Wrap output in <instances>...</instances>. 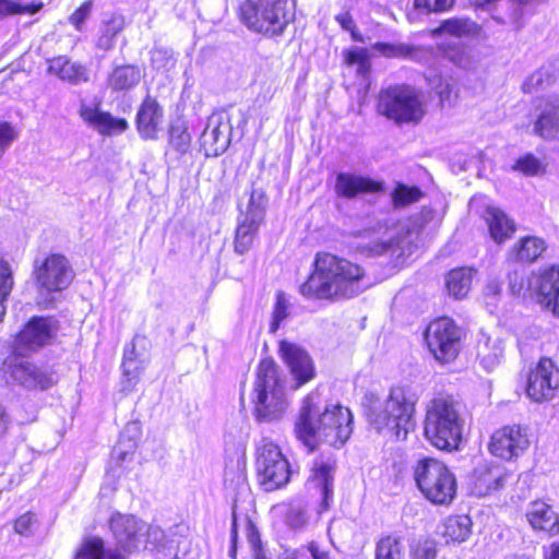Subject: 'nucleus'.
I'll return each instance as SVG.
<instances>
[{
    "instance_id": "393cba45",
    "label": "nucleus",
    "mask_w": 559,
    "mask_h": 559,
    "mask_svg": "<svg viewBox=\"0 0 559 559\" xmlns=\"http://www.w3.org/2000/svg\"><path fill=\"white\" fill-rule=\"evenodd\" d=\"M530 135L543 139H554L559 134V97L549 96L537 119L535 120Z\"/></svg>"
},
{
    "instance_id": "4d7b16f0",
    "label": "nucleus",
    "mask_w": 559,
    "mask_h": 559,
    "mask_svg": "<svg viewBox=\"0 0 559 559\" xmlns=\"http://www.w3.org/2000/svg\"><path fill=\"white\" fill-rule=\"evenodd\" d=\"M230 142H195L193 150L203 153L205 157H216L225 153Z\"/></svg>"
},
{
    "instance_id": "f3484780",
    "label": "nucleus",
    "mask_w": 559,
    "mask_h": 559,
    "mask_svg": "<svg viewBox=\"0 0 559 559\" xmlns=\"http://www.w3.org/2000/svg\"><path fill=\"white\" fill-rule=\"evenodd\" d=\"M335 471L336 459L332 451L321 453L312 462L308 485L319 490L323 509L329 508L333 498Z\"/></svg>"
},
{
    "instance_id": "412c9836",
    "label": "nucleus",
    "mask_w": 559,
    "mask_h": 559,
    "mask_svg": "<svg viewBox=\"0 0 559 559\" xmlns=\"http://www.w3.org/2000/svg\"><path fill=\"white\" fill-rule=\"evenodd\" d=\"M383 189L380 181L371 178L349 174L340 173L336 176L335 191L340 197L354 199L361 193H374Z\"/></svg>"
},
{
    "instance_id": "cd10ccee",
    "label": "nucleus",
    "mask_w": 559,
    "mask_h": 559,
    "mask_svg": "<svg viewBox=\"0 0 559 559\" xmlns=\"http://www.w3.org/2000/svg\"><path fill=\"white\" fill-rule=\"evenodd\" d=\"M48 62V72L70 84L76 85L90 80L87 68L80 62L71 61L67 56L55 57Z\"/></svg>"
},
{
    "instance_id": "4be33fe9",
    "label": "nucleus",
    "mask_w": 559,
    "mask_h": 559,
    "mask_svg": "<svg viewBox=\"0 0 559 559\" xmlns=\"http://www.w3.org/2000/svg\"><path fill=\"white\" fill-rule=\"evenodd\" d=\"M11 377L15 382L27 389L46 390L56 382L53 373H48L28 361L13 365Z\"/></svg>"
},
{
    "instance_id": "774afa93",
    "label": "nucleus",
    "mask_w": 559,
    "mask_h": 559,
    "mask_svg": "<svg viewBox=\"0 0 559 559\" xmlns=\"http://www.w3.org/2000/svg\"><path fill=\"white\" fill-rule=\"evenodd\" d=\"M336 21L345 31H353L356 28L355 21L348 12L336 15Z\"/></svg>"
},
{
    "instance_id": "ea45409f",
    "label": "nucleus",
    "mask_w": 559,
    "mask_h": 559,
    "mask_svg": "<svg viewBox=\"0 0 559 559\" xmlns=\"http://www.w3.org/2000/svg\"><path fill=\"white\" fill-rule=\"evenodd\" d=\"M472 284L471 269H456L449 272L447 287L451 295L460 299L467 295Z\"/></svg>"
},
{
    "instance_id": "864d4df0",
    "label": "nucleus",
    "mask_w": 559,
    "mask_h": 559,
    "mask_svg": "<svg viewBox=\"0 0 559 559\" xmlns=\"http://www.w3.org/2000/svg\"><path fill=\"white\" fill-rule=\"evenodd\" d=\"M412 559H436L437 546L431 539L418 540L411 550Z\"/></svg>"
},
{
    "instance_id": "052dcab7",
    "label": "nucleus",
    "mask_w": 559,
    "mask_h": 559,
    "mask_svg": "<svg viewBox=\"0 0 559 559\" xmlns=\"http://www.w3.org/2000/svg\"><path fill=\"white\" fill-rule=\"evenodd\" d=\"M454 0H415L416 8H424L428 12H442L452 8Z\"/></svg>"
},
{
    "instance_id": "58836bf2",
    "label": "nucleus",
    "mask_w": 559,
    "mask_h": 559,
    "mask_svg": "<svg viewBox=\"0 0 559 559\" xmlns=\"http://www.w3.org/2000/svg\"><path fill=\"white\" fill-rule=\"evenodd\" d=\"M374 559H404L402 538L392 534L381 536L376 543Z\"/></svg>"
},
{
    "instance_id": "bf43d9fd",
    "label": "nucleus",
    "mask_w": 559,
    "mask_h": 559,
    "mask_svg": "<svg viewBox=\"0 0 559 559\" xmlns=\"http://www.w3.org/2000/svg\"><path fill=\"white\" fill-rule=\"evenodd\" d=\"M143 369L142 361L140 359L131 360L123 359L122 361V370L123 376L127 378L128 385L123 388V390H131L134 381L139 378L141 370Z\"/></svg>"
},
{
    "instance_id": "473e14b6",
    "label": "nucleus",
    "mask_w": 559,
    "mask_h": 559,
    "mask_svg": "<svg viewBox=\"0 0 559 559\" xmlns=\"http://www.w3.org/2000/svg\"><path fill=\"white\" fill-rule=\"evenodd\" d=\"M503 350L502 341L499 338L486 337L484 342H479L477 357L483 368L486 371H492L499 366L503 358Z\"/></svg>"
},
{
    "instance_id": "6e6d98bb",
    "label": "nucleus",
    "mask_w": 559,
    "mask_h": 559,
    "mask_svg": "<svg viewBox=\"0 0 559 559\" xmlns=\"http://www.w3.org/2000/svg\"><path fill=\"white\" fill-rule=\"evenodd\" d=\"M37 518L35 513L26 512L14 522V531L22 536H31L35 532Z\"/></svg>"
},
{
    "instance_id": "9d476101",
    "label": "nucleus",
    "mask_w": 559,
    "mask_h": 559,
    "mask_svg": "<svg viewBox=\"0 0 559 559\" xmlns=\"http://www.w3.org/2000/svg\"><path fill=\"white\" fill-rule=\"evenodd\" d=\"M257 454L258 478L266 491L281 488L289 481L290 466L277 444L264 439Z\"/></svg>"
},
{
    "instance_id": "6e6552de",
    "label": "nucleus",
    "mask_w": 559,
    "mask_h": 559,
    "mask_svg": "<svg viewBox=\"0 0 559 559\" xmlns=\"http://www.w3.org/2000/svg\"><path fill=\"white\" fill-rule=\"evenodd\" d=\"M239 17L252 32L280 36L289 23L287 0H245L239 7Z\"/></svg>"
},
{
    "instance_id": "c03bdc74",
    "label": "nucleus",
    "mask_w": 559,
    "mask_h": 559,
    "mask_svg": "<svg viewBox=\"0 0 559 559\" xmlns=\"http://www.w3.org/2000/svg\"><path fill=\"white\" fill-rule=\"evenodd\" d=\"M14 286L13 273L9 262L0 260V322L7 312L5 301Z\"/></svg>"
},
{
    "instance_id": "39448f33",
    "label": "nucleus",
    "mask_w": 559,
    "mask_h": 559,
    "mask_svg": "<svg viewBox=\"0 0 559 559\" xmlns=\"http://www.w3.org/2000/svg\"><path fill=\"white\" fill-rule=\"evenodd\" d=\"M483 33L481 25L469 17L444 20L437 28L431 31L432 37H438L441 34L454 37L440 41L437 48L443 58L465 70L474 69L479 62V57L473 47L460 39H478Z\"/></svg>"
},
{
    "instance_id": "338daca9",
    "label": "nucleus",
    "mask_w": 559,
    "mask_h": 559,
    "mask_svg": "<svg viewBox=\"0 0 559 559\" xmlns=\"http://www.w3.org/2000/svg\"><path fill=\"white\" fill-rule=\"evenodd\" d=\"M19 132L14 126L7 121H0V140H14Z\"/></svg>"
},
{
    "instance_id": "5fc2aeb1",
    "label": "nucleus",
    "mask_w": 559,
    "mask_h": 559,
    "mask_svg": "<svg viewBox=\"0 0 559 559\" xmlns=\"http://www.w3.org/2000/svg\"><path fill=\"white\" fill-rule=\"evenodd\" d=\"M93 10V1L83 2L69 17L70 23L78 32L84 31L86 20L91 16Z\"/></svg>"
},
{
    "instance_id": "2eb2a0df",
    "label": "nucleus",
    "mask_w": 559,
    "mask_h": 559,
    "mask_svg": "<svg viewBox=\"0 0 559 559\" xmlns=\"http://www.w3.org/2000/svg\"><path fill=\"white\" fill-rule=\"evenodd\" d=\"M530 445L527 429L513 425L496 431L489 444L490 452L502 460L510 461L520 456Z\"/></svg>"
},
{
    "instance_id": "4c0bfd02",
    "label": "nucleus",
    "mask_w": 559,
    "mask_h": 559,
    "mask_svg": "<svg viewBox=\"0 0 559 559\" xmlns=\"http://www.w3.org/2000/svg\"><path fill=\"white\" fill-rule=\"evenodd\" d=\"M370 48L372 51L378 52L385 58L414 60L419 53V49L417 47L404 43L377 41L372 44Z\"/></svg>"
},
{
    "instance_id": "09e8293b",
    "label": "nucleus",
    "mask_w": 559,
    "mask_h": 559,
    "mask_svg": "<svg viewBox=\"0 0 559 559\" xmlns=\"http://www.w3.org/2000/svg\"><path fill=\"white\" fill-rule=\"evenodd\" d=\"M545 168L546 166L542 163V160H539L533 154H525L524 156H521L513 166V169L521 171L525 176H536L543 174Z\"/></svg>"
},
{
    "instance_id": "a878e982",
    "label": "nucleus",
    "mask_w": 559,
    "mask_h": 559,
    "mask_svg": "<svg viewBox=\"0 0 559 559\" xmlns=\"http://www.w3.org/2000/svg\"><path fill=\"white\" fill-rule=\"evenodd\" d=\"M473 492L486 497L503 487L506 474L498 465H479L474 471Z\"/></svg>"
},
{
    "instance_id": "a18cd8bd",
    "label": "nucleus",
    "mask_w": 559,
    "mask_h": 559,
    "mask_svg": "<svg viewBox=\"0 0 559 559\" xmlns=\"http://www.w3.org/2000/svg\"><path fill=\"white\" fill-rule=\"evenodd\" d=\"M43 2L23 4L15 0H0V16L16 14L34 15L43 9Z\"/></svg>"
},
{
    "instance_id": "72a5a7b5",
    "label": "nucleus",
    "mask_w": 559,
    "mask_h": 559,
    "mask_svg": "<svg viewBox=\"0 0 559 559\" xmlns=\"http://www.w3.org/2000/svg\"><path fill=\"white\" fill-rule=\"evenodd\" d=\"M76 559H124L119 550H106L99 537L85 538L78 550Z\"/></svg>"
},
{
    "instance_id": "49530a36",
    "label": "nucleus",
    "mask_w": 559,
    "mask_h": 559,
    "mask_svg": "<svg viewBox=\"0 0 559 559\" xmlns=\"http://www.w3.org/2000/svg\"><path fill=\"white\" fill-rule=\"evenodd\" d=\"M499 2L500 0H483L481 2H477V7L491 11L492 17L500 24H513V22L508 17L511 13V7L506 3L500 5ZM514 25L519 28L521 26L520 21L514 23Z\"/></svg>"
},
{
    "instance_id": "5701e85b",
    "label": "nucleus",
    "mask_w": 559,
    "mask_h": 559,
    "mask_svg": "<svg viewBox=\"0 0 559 559\" xmlns=\"http://www.w3.org/2000/svg\"><path fill=\"white\" fill-rule=\"evenodd\" d=\"M81 117L105 136L120 135L129 127L126 119L88 106L81 108Z\"/></svg>"
},
{
    "instance_id": "680f3d73",
    "label": "nucleus",
    "mask_w": 559,
    "mask_h": 559,
    "mask_svg": "<svg viewBox=\"0 0 559 559\" xmlns=\"http://www.w3.org/2000/svg\"><path fill=\"white\" fill-rule=\"evenodd\" d=\"M345 61L348 66L357 64L359 68H366L368 66V55L366 49L356 48L346 51Z\"/></svg>"
},
{
    "instance_id": "de8ad7c7",
    "label": "nucleus",
    "mask_w": 559,
    "mask_h": 559,
    "mask_svg": "<svg viewBox=\"0 0 559 559\" xmlns=\"http://www.w3.org/2000/svg\"><path fill=\"white\" fill-rule=\"evenodd\" d=\"M309 521L307 507L301 502H295L289 506L286 513V523L295 530L304 528Z\"/></svg>"
},
{
    "instance_id": "e2e57ef3",
    "label": "nucleus",
    "mask_w": 559,
    "mask_h": 559,
    "mask_svg": "<svg viewBox=\"0 0 559 559\" xmlns=\"http://www.w3.org/2000/svg\"><path fill=\"white\" fill-rule=\"evenodd\" d=\"M246 535L252 550L262 547L258 527L248 518H246Z\"/></svg>"
},
{
    "instance_id": "bb28decb",
    "label": "nucleus",
    "mask_w": 559,
    "mask_h": 559,
    "mask_svg": "<svg viewBox=\"0 0 559 559\" xmlns=\"http://www.w3.org/2000/svg\"><path fill=\"white\" fill-rule=\"evenodd\" d=\"M526 518L534 530L546 532L551 536L559 533V516L544 501L532 502L526 512Z\"/></svg>"
},
{
    "instance_id": "f03ea898",
    "label": "nucleus",
    "mask_w": 559,
    "mask_h": 559,
    "mask_svg": "<svg viewBox=\"0 0 559 559\" xmlns=\"http://www.w3.org/2000/svg\"><path fill=\"white\" fill-rule=\"evenodd\" d=\"M353 432V414L340 404L321 405L319 394H308L295 423V433L309 451L319 443L333 448L343 447Z\"/></svg>"
},
{
    "instance_id": "7ed1b4c3",
    "label": "nucleus",
    "mask_w": 559,
    "mask_h": 559,
    "mask_svg": "<svg viewBox=\"0 0 559 559\" xmlns=\"http://www.w3.org/2000/svg\"><path fill=\"white\" fill-rule=\"evenodd\" d=\"M417 393L408 385L391 388L386 399L370 405L367 417L370 425L379 432L386 429L396 440H405L416 427L414 418Z\"/></svg>"
},
{
    "instance_id": "79ce46f5",
    "label": "nucleus",
    "mask_w": 559,
    "mask_h": 559,
    "mask_svg": "<svg viewBox=\"0 0 559 559\" xmlns=\"http://www.w3.org/2000/svg\"><path fill=\"white\" fill-rule=\"evenodd\" d=\"M509 290L514 296L525 295L526 292L534 290V276L530 278L523 267H516L507 275Z\"/></svg>"
},
{
    "instance_id": "f704fd0d",
    "label": "nucleus",
    "mask_w": 559,
    "mask_h": 559,
    "mask_svg": "<svg viewBox=\"0 0 559 559\" xmlns=\"http://www.w3.org/2000/svg\"><path fill=\"white\" fill-rule=\"evenodd\" d=\"M472 525L473 523L468 515H451L443 523L442 534L448 540L462 543L469 537Z\"/></svg>"
},
{
    "instance_id": "603ef678",
    "label": "nucleus",
    "mask_w": 559,
    "mask_h": 559,
    "mask_svg": "<svg viewBox=\"0 0 559 559\" xmlns=\"http://www.w3.org/2000/svg\"><path fill=\"white\" fill-rule=\"evenodd\" d=\"M550 76L547 69H539L538 71L531 74L523 83L522 90L524 93H532L538 88L544 87L545 84H549Z\"/></svg>"
},
{
    "instance_id": "a19ab883",
    "label": "nucleus",
    "mask_w": 559,
    "mask_h": 559,
    "mask_svg": "<svg viewBox=\"0 0 559 559\" xmlns=\"http://www.w3.org/2000/svg\"><path fill=\"white\" fill-rule=\"evenodd\" d=\"M202 136L211 140H231V126L223 115L214 114L209 117Z\"/></svg>"
},
{
    "instance_id": "13d9d810",
    "label": "nucleus",
    "mask_w": 559,
    "mask_h": 559,
    "mask_svg": "<svg viewBox=\"0 0 559 559\" xmlns=\"http://www.w3.org/2000/svg\"><path fill=\"white\" fill-rule=\"evenodd\" d=\"M151 60L154 67L160 69H168L174 67L175 58L170 49L167 48H154L151 52Z\"/></svg>"
},
{
    "instance_id": "8fccbe9b",
    "label": "nucleus",
    "mask_w": 559,
    "mask_h": 559,
    "mask_svg": "<svg viewBox=\"0 0 559 559\" xmlns=\"http://www.w3.org/2000/svg\"><path fill=\"white\" fill-rule=\"evenodd\" d=\"M288 317V300L284 293L278 292L276 295V302L274 305L272 321L270 324V333H276L282 322Z\"/></svg>"
},
{
    "instance_id": "9b49d317",
    "label": "nucleus",
    "mask_w": 559,
    "mask_h": 559,
    "mask_svg": "<svg viewBox=\"0 0 559 559\" xmlns=\"http://www.w3.org/2000/svg\"><path fill=\"white\" fill-rule=\"evenodd\" d=\"M462 335V330L452 319L442 317L429 323L425 331V341L433 357L447 364L459 355Z\"/></svg>"
},
{
    "instance_id": "1a4fd4ad",
    "label": "nucleus",
    "mask_w": 559,
    "mask_h": 559,
    "mask_svg": "<svg viewBox=\"0 0 559 559\" xmlns=\"http://www.w3.org/2000/svg\"><path fill=\"white\" fill-rule=\"evenodd\" d=\"M378 110L399 123L418 122L424 116L423 104L416 91L408 85H395L381 91Z\"/></svg>"
},
{
    "instance_id": "f257e3e1",
    "label": "nucleus",
    "mask_w": 559,
    "mask_h": 559,
    "mask_svg": "<svg viewBox=\"0 0 559 559\" xmlns=\"http://www.w3.org/2000/svg\"><path fill=\"white\" fill-rule=\"evenodd\" d=\"M312 265V272L299 287V293L309 300L352 299L372 286L359 264L335 254L318 252Z\"/></svg>"
},
{
    "instance_id": "7c9ffc66",
    "label": "nucleus",
    "mask_w": 559,
    "mask_h": 559,
    "mask_svg": "<svg viewBox=\"0 0 559 559\" xmlns=\"http://www.w3.org/2000/svg\"><path fill=\"white\" fill-rule=\"evenodd\" d=\"M141 79L142 72L138 66H115L108 74L107 86L111 92H128L134 88Z\"/></svg>"
},
{
    "instance_id": "e433bc0d",
    "label": "nucleus",
    "mask_w": 559,
    "mask_h": 559,
    "mask_svg": "<svg viewBox=\"0 0 559 559\" xmlns=\"http://www.w3.org/2000/svg\"><path fill=\"white\" fill-rule=\"evenodd\" d=\"M545 241L538 237H524L516 243L511 252L513 258L522 262H533L545 251Z\"/></svg>"
},
{
    "instance_id": "ddd939ff",
    "label": "nucleus",
    "mask_w": 559,
    "mask_h": 559,
    "mask_svg": "<svg viewBox=\"0 0 559 559\" xmlns=\"http://www.w3.org/2000/svg\"><path fill=\"white\" fill-rule=\"evenodd\" d=\"M34 274L37 284L48 292H61L74 278V272L69 260L60 253H51L36 264Z\"/></svg>"
},
{
    "instance_id": "69168bd1",
    "label": "nucleus",
    "mask_w": 559,
    "mask_h": 559,
    "mask_svg": "<svg viewBox=\"0 0 559 559\" xmlns=\"http://www.w3.org/2000/svg\"><path fill=\"white\" fill-rule=\"evenodd\" d=\"M237 538H238V533H237V514H236V511H235V508L233 509V522H231V532H230V542H231V546L228 550V555L230 558L233 559H236V552H237V547H236V544H237Z\"/></svg>"
},
{
    "instance_id": "0e129e2a",
    "label": "nucleus",
    "mask_w": 559,
    "mask_h": 559,
    "mask_svg": "<svg viewBox=\"0 0 559 559\" xmlns=\"http://www.w3.org/2000/svg\"><path fill=\"white\" fill-rule=\"evenodd\" d=\"M307 549L312 559H334L331 552L326 549H323L318 543L310 542L307 546Z\"/></svg>"
},
{
    "instance_id": "3c124183",
    "label": "nucleus",
    "mask_w": 559,
    "mask_h": 559,
    "mask_svg": "<svg viewBox=\"0 0 559 559\" xmlns=\"http://www.w3.org/2000/svg\"><path fill=\"white\" fill-rule=\"evenodd\" d=\"M421 192L416 187H407L405 185H397L392 193L393 202L396 206H404L416 202L420 199Z\"/></svg>"
},
{
    "instance_id": "c85d7f7f",
    "label": "nucleus",
    "mask_w": 559,
    "mask_h": 559,
    "mask_svg": "<svg viewBox=\"0 0 559 559\" xmlns=\"http://www.w3.org/2000/svg\"><path fill=\"white\" fill-rule=\"evenodd\" d=\"M145 548L156 551L159 559H176L178 556V545L174 538H169L166 533L156 525L145 523L144 543Z\"/></svg>"
},
{
    "instance_id": "c9c22d12",
    "label": "nucleus",
    "mask_w": 559,
    "mask_h": 559,
    "mask_svg": "<svg viewBox=\"0 0 559 559\" xmlns=\"http://www.w3.org/2000/svg\"><path fill=\"white\" fill-rule=\"evenodd\" d=\"M123 27L124 20L121 15L114 14L108 20L104 21L96 40V48L106 52L114 49L116 37Z\"/></svg>"
},
{
    "instance_id": "c756f323",
    "label": "nucleus",
    "mask_w": 559,
    "mask_h": 559,
    "mask_svg": "<svg viewBox=\"0 0 559 559\" xmlns=\"http://www.w3.org/2000/svg\"><path fill=\"white\" fill-rule=\"evenodd\" d=\"M142 435L140 421H129L120 433L119 440L111 451V461L117 465L124 462L129 455H132L138 447V441Z\"/></svg>"
},
{
    "instance_id": "2f4dec72",
    "label": "nucleus",
    "mask_w": 559,
    "mask_h": 559,
    "mask_svg": "<svg viewBox=\"0 0 559 559\" xmlns=\"http://www.w3.org/2000/svg\"><path fill=\"white\" fill-rule=\"evenodd\" d=\"M484 218L488 225L491 238L498 243L506 241L515 231L514 222L498 207L487 206L484 212Z\"/></svg>"
},
{
    "instance_id": "dca6fc26",
    "label": "nucleus",
    "mask_w": 559,
    "mask_h": 559,
    "mask_svg": "<svg viewBox=\"0 0 559 559\" xmlns=\"http://www.w3.org/2000/svg\"><path fill=\"white\" fill-rule=\"evenodd\" d=\"M559 385V372L549 358H542L527 378L526 393L531 400L540 403L550 400Z\"/></svg>"
},
{
    "instance_id": "0eeeda50",
    "label": "nucleus",
    "mask_w": 559,
    "mask_h": 559,
    "mask_svg": "<svg viewBox=\"0 0 559 559\" xmlns=\"http://www.w3.org/2000/svg\"><path fill=\"white\" fill-rule=\"evenodd\" d=\"M414 478L423 496L433 504L449 506L456 496L454 474L437 459H420L414 467Z\"/></svg>"
},
{
    "instance_id": "aec40b11",
    "label": "nucleus",
    "mask_w": 559,
    "mask_h": 559,
    "mask_svg": "<svg viewBox=\"0 0 559 559\" xmlns=\"http://www.w3.org/2000/svg\"><path fill=\"white\" fill-rule=\"evenodd\" d=\"M534 292L538 301L559 317V266L540 269L534 275Z\"/></svg>"
},
{
    "instance_id": "423d86ee",
    "label": "nucleus",
    "mask_w": 559,
    "mask_h": 559,
    "mask_svg": "<svg viewBox=\"0 0 559 559\" xmlns=\"http://www.w3.org/2000/svg\"><path fill=\"white\" fill-rule=\"evenodd\" d=\"M252 402L254 417L259 423L280 420L287 408L284 382L272 359H263L257 371Z\"/></svg>"
},
{
    "instance_id": "6ab92c4d",
    "label": "nucleus",
    "mask_w": 559,
    "mask_h": 559,
    "mask_svg": "<svg viewBox=\"0 0 559 559\" xmlns=\"http://www.w3.org/2000/svg\"><path fill=\"white\" fill-rule=\"evenodd\" d=\"M280 355L288 366L298 386L314 378L313 361L301 346L288 341H282L280 343Z\"/></svg>"
},
{
    "instance_id": "b1692460",
    "label": "nucleus",
    "mask_w": 559,
    "mask_h": 559,
    "mask_svg": "<svg viewBox=\"0 0 559 559\" xmlns=\"http://www.w3.org/2000/svg\"><path fill=\"white\" fill-rule=\"evenodd\" d=\"M164 110L159 103L147 95L136 112V129L141 136L153 139L163 122Z\"/></svg>"
},
{
    "instance_id": "20e7f679",
    "label": "nucleus",
    "mask_w": 559,
    "mask_h": 559,
    "mask_svg": "<svg viewBox=\"0 0 559 559\" xmlns=\"http://www.w3.org/2000/svg\"><path fill=\"white\" fill-rule=\"evenodd\" d=\"M463 426L462 404L453 395L438 394L427 404L424 433L437 449H457L462 440Z\"/></svg>"
},
{
    "instance_id": "f8f14e48",
    "label": "nucleus",
    "mask_w": 559,
    "mask_h": 559,
    "mask_svg": "<svg viewBox=\"0 0 559 559\" xmlns=\"http://www.w3.org/2000/svg\"><path fill=\"white\" fill-rule=\"evenodd\" d=\"M266 197L262 190L253 189L246 211L240 210L235 233L234 250L238 254L248 252L265 217Z\"/></svg>"
},
{
    "instance_id": "a211bd4d",
    "label": "nucleus",
    "mask_w": 559,
    "mask_h": 559,
    "mask_svg": "<svg viewBox=\"0 0 559 559\" xmlns=\"http://www.w3.org/2000/svg\"><path fill=\"white\" fill-rule=\"evenodd\" d=\"M59 330V321L53 317H33L17 335L20 345L38 349L52 343Z\"/></svg>"
},
{
    "instance_id": "4468645a",
    "label": "nucleus",
    "mask_w": 559,
    "mask_h": 559,
    "mask_svg": "<svg viewBox=\"0 0 559 559\" xmlns=\"http://www.w3.org/2000/svg\"><path fill=\"white\" fill-rule=\"evenodd\" d=\"M109 527L117 547L124 552L131 554L144 543L145 522L134 515L117 513L111 516Z\"/></svg>"
},
{
    "instance_id": "37998d69",
    "label": "nucleus",
    "mask_w": 559,
    "mask_h": 559,
    "mask_svg": "<svg viewBox=\"0 0 559 559\" xmlns=\"http://www.w3.org/2000/svg\"><path fill=\"white\" fill-rule=\"evenodd\" d=\"M357 248L362 254L378 257L386 253H395L399 249V242L393 237H389L384 240L376 239L367 243H359Z\"/></svg>"
}]
</instances>
